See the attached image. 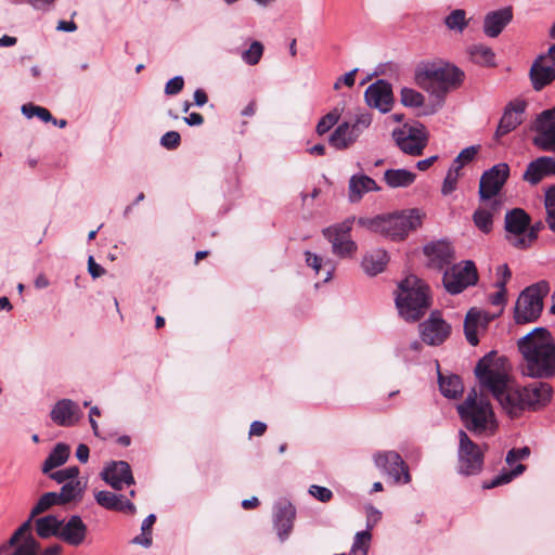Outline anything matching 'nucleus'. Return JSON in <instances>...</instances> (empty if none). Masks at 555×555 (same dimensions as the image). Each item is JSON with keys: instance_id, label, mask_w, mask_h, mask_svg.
I'll return each mask as SVG.
<instances>
[{"instance_id": "4be33fe9", "label": "nucleus", "mask_w": 555, "mask_h": 555, "mask_svg": "<svg viewBox=\"0 0 555 555\" xmlns=\"http://www.w3.org/2000/svg\"><path fill=\"white\" fill-rule=\"evenodd\" d=\"M521 393L527 409L539 410L551 401L553 389L547 383L534 382L521 388Z\"/></svg>"}, {"instance_id": "c03bdc74", "label": "nucleus", "mask_w": 555, "mask_h": 555, "mask_svg": "<svg viewBox=\"0 0 555 555\" xmlns=\"http://www.w3.org/2000/svg\"><path fill=\"white\" fill-rule=\"evenodd\" d=\"M444 24L449 29L462 33L467 26L465 11L461 9L452 11L446 17Z\"/></svg>"}, {"instance_id": "f704fd0d", "label": "nucleus", "mask_w": 555, "mask_h": 555, "mask_svg": "<svg viewBox=\"0 0 555 555\" xmlns=\"http://www.w3.org/2000/svg\"><path fill=\"white\" fill-rule=\"evenodd\" d=\"M438 384L441 393L449 399L457 398L464 390L463 383L457 375L444 376L439 372Z\"/></svg>"}, {"instance_id": "58836bf2", "label": "nucleus", "mask_w": 555, "mask_h": 555, "mask_svg": "<svg viewBox=\"0 0 555 555\" xmlns=\"http://www.w3.org/2000/svg\"><path fill=\"white\" fill-rule=\"evenodd\" d=\"M473 221L482 233L487 234L492 231L493 217L488 207L479 206L473 214Z\"/></svg>"}, {"instance_id": "864d4df0", "label": "nucleus", "mask_w": 555, "mask_h": 555, "mask_svg": "<svg viewBox=\"0 0 555 555\" xmlns=\"http://www.w3.org/2000/svg\"><path fill=\"white\" fill-rule=\"evenodd\" d=\"M10 1L14 4L27 3L34 10L42 11V12L49 11L54 5V2H55V0H10Z\"/></svg>"}, {"instance_id": "052dcab7", "label": "nucleus", "mask_w": 555, "mask_h": 555, "mask_svg": "<svg viewBox=\"0 0 555 555\" xmlns=\"http://www.w3.org/2000/svg\"><path fill=\"white\" fill-rule=\"evenodd\" d=\"M478 151V145L468 146L460 152V154L457 155V160H461L464 164H468L475 158Z\"/></svg>"}, {"instance_id": "ea45409f", "label": "nucleus", "mask_w": 555, "mask_h": 555, "mask_svg": "<svg viewBox=\"0 0 555 555\" xmlns=\"http://www.w3.org/2000/svg\"><path fill=\"white\" fill-rule=\"evenodd\" d=\"M470 55L473 60L480 64L486 66H492L494 65V59L495 54L493 50L487 46L483 44H476L470 48Z\"/></svg>"}, {"instance_id": "c9c22d12", "label": "nucleus", "mask_w": 555, "mask_h": 555, "mask_svg": "<svg viewBox=\"0 0 555 555\" xmlns=\"http://www.w3.org/2000/svg\"><path fill=\"white\" fill-rule=\"evenodd\" d=\"M305 256L307 266L312 268L317 274L324 271L323 282H328L332 279L335 271V263L332 260H324L319 255L309 250L305 251Z\"/></svg>"}, {"instance_id": "bb28decb", "label": "nucleus", "mask_w": 555, "mask_h": 555, "mask_svg": "<svg viewBox=\"0 0 555 555\" xmlns=\"http://www.w3.org/2000/svg\"><path fill=\"white\" fill-rule=\"evenodd\" d=\"M79 405L70 399H62L51 410V420L59 426H72L80 418Z\"/></svg>"}, {"instance_id": "aec40b11", "label": "nucleus", "mask_w": 555, "mask_h": 555, "mask_svg": "<svg viewBox=\"0 0 555 555\" xmlns=\"http://www.w3.org/2000/svg\"><path fill=\"white\" fill-rule=\"evenodd\" d=\"M530 79L535 91L542 90L555 79V56H540L530 68Z\"/></svg>"}, {"instance_id": "20e7f679", "label": "nucleus", "mask_w": 555, "mask_h": 555, "mask_svg": "<svg viewBox=\"0 0 555 555\" xmlns=\"http://www.w3.org/2000/svg\"><path fill=\"white\" fill-rule=\"evenodd\" d=\"M358 223L372 232L396 241L403 240L410 231L420 227L422 216L418 209H410L392 215L359 218Z\"/></svg>"}, {"instance_id": "1a4fd4ad", "label": "nucleus", "mask_w": 555, "mask_h": 555, "mask_svg": "<svg viewBox=\"0 0 555 555\" xmlns=\"http://www.w3.org/2000/svg\"><path fill=\"white\" fill-rule=\"evenodd\" d=\"M353 220L347 218L322 230L323 236L331 243L332 253L339 258H351L358 250L357 243L350 237Z\"/></svg>"}, {"instance_id": "79ce46f5", "label": "nucleus", "mask_w": 555, "mask_h": 555, "mask_svg": "<svg viewBox=\"0 0 555 555\" xmlns=\"http://www.w3.org/2000/svg\"><path fill=\"white\" fill-rule=\"evenodd\" d=\"M343 107L336 106L330 113L324 115L317 125V132L322 135L326 133L340 118Z\"/></svg>"}, {"instance_id": "dca6fc26", "label": "nucleus", "mask_w": 555, "mask_h": 555, "mask_svg": "<svg viewBox=\"0 0 555 555\" xmlns=\"http://www.w3.org/2000/svg\"><path fill=\"white\" fill-rule=\"evenodd\" d=\"M393 138L399 149L409 155L418 156L427 145V134L423 126L411 127L408 130L393 131Z\"/></svg>"}, {"instance_id": "b1692460", "label": "nucleus", "mask_w": 555, "mask_h": 555, "mask_svg": "<svg viewBox=\"0 0 555 555\" xmlns=\"http://www.w3.org/2000/svg\"><path fill=\"white\" fill-rule=\"evenodd\" d=\"M551 176H555V158L541 156L528 164L522 179L531 185H537Z\"/></svg>"}, {"instance_id": "2f4dec72", "label": "nucleus", "mask_w": 555, "mask_h": 555, "mask_svg": "<svg viewBox=\"0 0 555 555\" xmlns=\"http://www.w3.org/2000/svg\"><path fill=\"white\" fill-rule=\"evenodd\" d=\"M387 262V251L384 249H375L363 257L362 268L369 275H376L385 269Z\"/></svg>"}, {"instance_id": "c85d7f7f", "label": "nucleus", "mask_w": 555, "mask_h": 555, "mask_svg": "<svg viewBox=\"0 0 555 555\" xmlns=\"http://www.w3.org/2000/svg\"><path fill=\"white\" fill-rule=\"evenodd\" d=\"M379 190L380 188L371 177L366 175H353L349 179L348 197L350 203H358L364 194Z\"/></svg>"}, {"instance_id": "f03ea898", "label": "nucleus", "mask_w": 555, "mask_h": 555, "mask_svg": "<svg viewBox=\"0 0 555 555\" xmlns=\"http://www.w3.org/2000/svg\"><path fill=\"white\" fill-rule=\"evenodd\" d=\"M524 357L522 373L531 378H550L555 375V343L548 331L537 327L518 340Z\"/></svg>"}, {"instance_id": "338daca9", "label": "nucleus", "mask_w": 555, "mask_h": 555, "mask_svg": "<svg viewBox=\"0 0 555 555\" xmlns=\"http://www.w3.org/2000/svg\"><path fill=\"white\" fill-rule=\"evenodd\" d=\"M267 430V425L262 422L255 421L250 425L249 435L250 436H262Z\"/></svg>"}, {"instance_id": "9d476101", "label": "nucleus", "mask_w": 555, "mask_h": 555, "mask_svg": "<svg viewBox=\"0 0 555 555\" xmlns=\"http://www.w3.org/2000/svg\"><path fill=\"white\" fill-rule=\"evenodd\" d=\"M457 472L461 475H477L482 470L483 451L464 430L459 433Z\"/></svg>"}, {"instance_id": "0eeeda50", "label": "nucleus", "mask_w": 555, "mask_h": 555, "mask_svg": "<svg viewBox=\"0 0 555 555\" xmlns=\"http://www.w3.org/2000/svg\"><path fill=\"white\" fill-rule=\"evenodd\" d=\"M530 216L521 208H513L505 214L504 229L506 242L516 249H527L535 242V230H529Z\"/></svg>"}, {"instance_id": "cd10ccee", "label": "nucleus", "mask_w": 555, "mask_h": 555, "mask_svg": "<svg viewBox=\"0 0 555 555\" xmlns=\"http://www.w3.org/2000/svg\"><path fill=\"white\" fill-rule=\"evenodd\" d=\"M86 534L87 526L79 516L73 515L65 524L62 520L59 537L66 543L78 546L86 539Z\"/></svg>"}, {"instance_id": "f8f14e48", "label": "nucleus", "mask_w": 555, "mask_h": 555, "mask_svg": "<svg viewBox=\"0 0 555 555\" xmlns=\"http://www.w3.org/2000/svg\"><path fill=\"white\" fill-rule=\"evenodd\" d=\"M374 463L377 468L388 475L395 483H410L411 475L409 467L396 451H382L374 455Z\"/></svg>"}, {"instance_id": "7c9ffc66", "label": "nucleus", "mask_w": 555, "mask_h": 555, "mask_svg": "<svg viewBox=\"0 0 555 555\" xmlns=\"http://www.w3.org/2000/svg\"><path fill=\"white\" fill-rule=\"evenodd\" d=\"M488 324V319L480 311L470 309L464 320V333L467 341L472 346H476L479 343L478 328H485Z\"/></svg>"}, {"instance_id": "a211bd4d", "label": "nucleus", "mask_w": 555, "mask_h": 555, "mask_svg": "<svg viewBox=\"0 0 555 555\" xmlns=\"http://www.w3.org/2000/svg\"><path fill=\"white\" fill-rule=\"evenodd\" d=\"M364 96L369 106L377 108L382 113H388L392 107V88L386 80L380 79L370 85Z\"/></svg>"}, {"instance_id": "09e8293b", "label": "nucleus", "mask_w": 555, "mask_h": 555, "mask_svg": "<svg viewBox=\"0 0 555 555\" xmlns=\"http://www.w3.org/2000/svg\"><path fill=\"white\" fill-rule=\"evenodd\" d=\"M545 207L547 227L555 233V186L550 188L545 194Z\"/></svg>"}, {"instance_id": "6ab92c4d", "label": "nucleus", "mask_w": 555, "mask_h": 555, "mask_svg": "<svg viewBox=\"0 0 555 555\" xmlns=\"http://www.w3.org/2000/svg\"><path fill=\"white\" fill-rule=\"evenodd\" d=\"M101 478L115 490H121L124 485L131 486L134 478L130 465L125 461H113L101 473Z\"/></svg>"}, {"instance_id": "6e6552de", "label": "nucleus", "mask_w": 555, "mask_h": 555, "mask_svg": "<svg viewBox=\"0 0 555 555\" xmlns=\"http://www.w3.org/2000/svg\"><path fill=\"white\" fill-rule=\"evenodd\" d=\"M546 284H535L527 287L518 297L515 306V321L525 324L535 321L543 308V295L546 293Z\"/></svg>"}, {"instance_id": "774afa93", "label": "nucleus", "mask_w": 555, "mask_h": 555, "mask_svg": "<svg viewBox=\"0 0 555 555\" xmlns=\"http://www.w3.org/2000/svg\"><path fill=\"white\" fill-rule=\"evenodd\" d=\"M89 447L87 444L80 443L76 449V457L81 463H87L89 460Z\"/></svg>"}, {"instance_id": "de8ad7c7", "label": "nucleus", "mask_w": 555, "mask_h": 555, "mask_svg": "<svg viewBox=\"0 0 555 555\" xmlns=\"http://www.w3.org/2000/svg\"><path fill=\"white\" fill-rule=\"evenodd\" d=\"M263 54V46L260 41H253L247 50L242 53V60L248 65L259 63Z\"/></svg>"}, {"instance_id": "13d9d810", "label": "nucleus", "mask_w": 555, "mask_h": 555, "mask_svg": "<svg viewBox=\"0 0 555 555\" xmlns=\"http://www.w3.org/2000/svg\"><path fill=\"white\" fill-rule=\"evenodd\" d=\"M498 281L495 282V287L498 289L506 288V284L511 279L512 272L506 263L501 264L496 269Z\"/></svg>"}, {"instance_id": "2eb2a0df", "label": "nucleus", "mask_w": 555, "mask_h": 555, "mask_svg": "<svg viewBox=\"0 0 555 555\" xmlns=\"http://www.w3.org/2000/svg\"><path fill=\"white\" fill-rule=\"evenodd\" d=\"M530 455L529 447L513 448L506 454V463L511 467L509 470H502L495 476L489 483L485 485V488L491 489L498 486H502L512 481L515 477L520 476L525 470L524 464H516L518 461L525 460Z\"/></svg>"}, {"instance_id": "bf43d9fd", "label": "nucleus", "mask_w": 555, "mask_h": 555, "mask_svg": "<svg viewBox=\"0 0 555 555\" xmlns=\"http://www.w3.org/2000/svg\"><path fill=\"white\" fill-rule=\"evenodd\" d=\"M184 86V80L182 76H176L168 80V82L165 86V93L167 95H175L178 94Z\"/></svg>"}, {"instance_id": "412c9836", "label": "nucleus", "mask_w": 555, "mask_h": 555, "mask_svg": "<svg viewBox=\"0 0 555 555\" xmlns=\"http://www.w3.org/2000/svg\"><path fill=\"white\" fill-rule=\"evenodd\" d=\"M525 109L526 102L524 101L511 102L505 107L494 134L495 140H499L500 138L512 132L522 122L521 115L524 114Z\"/></svg>"}, {"instance_id": "37998d69", "label": "nucleus", "mask_w": 555, "mask_h": 555, "mask_svg": "<svg viewBox=\"0 0 555 555\" xmlns=\"http://www.w3.org/2000/svg\"><path fill=\"white\" fill-rule=\"evenodd\" d=\"M61 504L56 492H47L40 496L36 505L31 508V517L48 511L53 505Z\"/></svg>"}, {"instance_id": "a18cd8bd", "label": "nucleus", "mask_w": 555, "mask_h": 555, "mask_svg": "<svg viewBox=\"0 0 555 555\" xmlns=\"http://www.w3.org/2000/svg\"><path fill=\"white\" fill-rule=\"evenodd\" d=\"M401 103L406 107H420L424 104V95L411 88L401 89Z\"/></svg>"}, {"instance_id": "5fc2aeb1", "label": "nucleus", "mask_w": 555, "mask_h": 555, "mask_svg": "<svg viewBox=\"0 0 555 555\" xmlns=\"http://www.w3.org/2000/svg\"><path fill=\"white\" fill-rule=\"evenodd\" d=\"M181 143V137L177 131H168L160 138V144L167 150H175Z\"/></svg>"}, {"instance_id": "ddd939ff", "label": "nucleus", "mask_w": 555, "mask_h": 555, "mask_svg": "<svg viewBox=\"0 0 555 555\" xmlns=\"http://www.w3.org/2000/svg\"><path fill=\"white\" fill-rule=\"evenodd\" d=\"M533 129V144L542 151L555 152V106L538 115Z\"/></svg>"}, {"instance_id": "6e6d98bb", "label": "nucleus", "mask_w": 555, "mask_h": 555, "mask_svg": "<svg viewBox=\"0 0 555 555\" xmlns=\"http://www.w3.org/2000/svg\"><path fill=\"white\" fill-rule=\"evenodd\" d=\"M309 493L322 503H326L333 498V492L328 488L318 485L310 486Z\"/></svg>"}, {"instance_id": "473e14b6", "label": "nucleus", "mask_w": 555, "mask_h": 555, "mask_svg": "<svg viewBox=\"0 0 555 555\" xmlns=\"http://www.w3.org/2000/svg\"><path fill=\"white\" fill-rule=\"evenodd\" d=\"M415 179L416 175L406 169H388L384 173V180L391 189L408 188Z\"/></svg>"}, {"instance_id": "4d7b16f0", "label": "nucleus", "mask_w": 555, "mask_h": 555, "mask_svg": "<svg viewBox=\"0 0 555 555\" xmlns=\"http://www.w3.org/2000/svg\"><path fill=\"white\" fill-rule=\"evenodd\" d=\"M459 178L460 173L447 172L441 188L442 195L447 196L456 190Z\"/></svg>"}, {"instance_id": "72a5a7b5", "label": "nucleus", "mask_w": 555, "mask_h": 555, "mask_svg": "<svg viewBox=\"0 0 555 555\" xmlns=\"http://www.w3.org/2000/svg\"><path fill=\"white\" fill-rule=\"evenodd\" d=\"M70 449L66 443H57L49 453L42 464V472L49 474L52 469L62 466L69 457Z\"/></svg>"}, {"instance_id": "423d86ee", "label": "nucleus", "mask_w": 555, "mask_h": 555, "mask_svg": "<svg viewBox=\"0 0 555 555\" xmlns=\"http://www.w3.org/2000/svg\"><path fill=\"white\" fill-rule=\"evenodd\" d=\"M463 78L464 73L459 67L442 61L423 64L415 74L422 88L441 93L457 88Z\"/></svg>"}, {"instance_id": "7ed1b4c3", "label": "nucleus", "mask_w": 555, "mask_h": 555, "mask_svg": "<svg viewBox=\"0 0 555 555\" xmlns=\"http://www.w3.org/2000/svg\"><path fill=\"white\" fill-rule=\"evenodd\" d=\"M456 409L469 431L476 435H488L496 429L498 424L490 401L475 388L467 393Z\"/></svg>"}, {"instance_id": "603ef678", "label": "nucleus", "mask_w": 555, "mask_h": 555, "mask_svg": "<svg viewBox=\"0 0 555 555\" xmlns=\"http://www.w3.org/2000/svg\"><path fill=\"white\" fill-rule=\"evenodd\" d=\"M34 517H31V514L29 515V518L24 521L12 534V537L9 539L10 544H17L21 539H25L27 535L30 534L31 524H33Z\"/></svg>"}, {"instance_id": "a19ab883", "label": "nucleus", "mask_w": 555, "mask_h": 555, "mask_svg": "<svg viewBox=\"0 0 555 555\" xmlns=\"http://www.w3.org/2000/svg\"><path fill=\"white\" fill-rule=\"evenodd\" d=\"M371 539L369 530L357 532L349 555H367Z\"/></svg>"}, {"instance_id": "4468645a", "label": "nucleus", "mask_w": 555, "mask_h": 555, "mask_svg": "<svg viewBox=\"0 0 555 555\" xmlns=\"http://www.w3.org/2000/svg\"><path fill=\"white\" fill-rule=\"evenodd\" d=\"M509 176V167L505 163L494 165L485 171L479 182V197L481 201L496 196Z\"/></svg>"}, {"instance_id": "a878e982", "label": "nucleus", "mask_w": 555, "mask_h": 555, "mask_svg": "<svg viewBox=\"0 0 555 555\" xmlns=\"http://www.w3.org/2000/svg\"><path fill=\"white\" fill-rule=\"evenodd\" d=\"M512 21V7L490 11L483 17V33L489 38H496Z\"/></svg>"}, {"instance_id": "69168bd1", "label": "nucleus", "mask_w": 555, "mask_h": 555, "mask_svg": "<svg viewBox=\"0 0 555 555\" xmlns=\"http://www.w3.org/2000/svg\"><path fill=\"white\" fill-rule=\"evenodd\" d=\"M380 518V512L377 511L376 508H374L373 506H371L369 509H367V529L366 530H371L373 528V526L379 520Z\"/></svg>"}, {"instance_id": "9b49d317", "label": "nucleus", "mask_w": 555, "mask_h": 555, "mask_svg": "<svg viewBox=\"0 0 555 555\" xmlns=\"http://www.w3.org/2000/svg\"><path fill=\"white\" fill-rule=\"evenodd\" d=\"M478 273L472 260L461 261L448 268L442 278L446 291L452 295L462 293L468 286L475 285Z\"/></svg>"}, {"instance_id": "8fccbe9b", "label": "nucleus", "mask_w": 555, "mask_h": 555, "mask_svg": "<svg viewBox=\"0 0 555 555\" xmlns=\"http://www.w3.org/2000/svg\"><path fill=\"white\" fill-rule=\"evenodd\" d=\"M79 468L77 466H69L56 472H50L49 477L57 483H66L72 480H77Z\"/></svg>"}, {"instance_id": "39448f33", "label": "nucleus", "mask_w": 555, "mask_h": 555, "mask_svg": "<svg viewBox=\"0 0 555 555\" xmlns=\"http://www.w3.org/2000/svg\"><path fill=\"white\" fill-rule=\"evenodd\" d=\"M396 306L405 321H417L430 306L427 285L415 275L406 276L398 285Z\"/></svg>"}, {"instance_id": "680f3d73", "label": "nucleus", "mask_w": 555, "mask_h": 555, "mask_svg": "<svg viewBox=\"0 0 555 555\" xmlns=\"http://www.w3.org/2000/svg\"><path fill=\"white\" fill-rule=\"evenodd\" d=\"M88 271L93 279L100 278L105 273L103 267L96 263L92 256L88 258Z\"/></svg>"}, {"instance_id": "393cba45", "label": "nucleus", "mask_w": 555, "mask_h": 555, "mask_svg": "<svg viewBox=\"0 0 555 555\" xmlns=\"http://www.w3.org/2000/svg\"><path fill=\"white\" fill-rule=\"evenodd\" d=\"M424 254L428 258V266L438 270L449 266L454 259V249L446 241L433 242L424 247Z\"/></svg>"}, {"instance_id": "e433bc0d", "label": "nucleus", "mask_w": 555, "mask_h": 555, "mask_svg": "<svg viewBox=\"0 0 555 555\" xmlns=\"http://www.w3.org/2000/svg\"><path fill=\"white\" fill-rule=\"evenodd\" d=\"M37 534L47 539L52 535H57L60 533L62 520L57 519L56 516L48 515L41 518H38L35 522Z\"/></svg>"}, {"instance_id": "49530a36", "label": "nucleus", "mask_w": 555, "mask_h": 555, "mask_svg": "<svg viewBox=\"0 0 555 555\" xmlns=\"http://www.w3.org/2000/svg\"><path fill=\"white\" fill-rule=\"evenodd\" d=\"M124 499L122 495H117L109 491H99L95 494V501L99 505L106 509L116 511L119 507V500Z\"/></svg>"}, {"instance_id": "0e129e2a", "label": "nucleus", "mask_w": 555, "mask_h": 555, "mask_svg": "<svg viewBox=\"0 0 555 555\" xmlns=\"http://www.w3.org/2000/svg\"><path fill=\"white\" fill-rule=\"evenodd\" d=\"M36 117L40 118L44 122H53L56 124V119L51 115V113L41 106L36 107Z\"/></svg>"}, {"instance_id": "f3484780", "label": "nucleus", "mask_w": 555, "mask_h": 555, "mask_svg": "<svg viewBox=\"0 0 555 555\" xmlns=\"http://www.w3.org/2000/svg\"><path fill=\"white\" fill-rule=\"evenodd\" d=\"M422 340L429 346L441 345L450 335L451 326L441 318L438 311L430 313L421 325Z\"/></svg>"}, {"instance_id": "f257e3e1", "label": "nucleus", "mask_w": 555, "mask_h": 555, "mask_svg": "<svg viewBox=\"0 0 555 555\" xmlns=\"http://www.w3.org/2000/svg\"><path fill=\"white\" fill-rule=\"evenodd\" d=\"M475 374L480 386L491 392L511 417H516L527 410L521 388L513 386L506 359L495 358L494 353L490 352L479 360Z\"/></svg>"}, {"instance_id": "c756f323", "label": "nucleus", "mask_w": 555, "mask_h": 555, "mask_svg": "<svg viewBox=\"0 0 555 555\" xmlns=\"http://www.w3.org/2000/svg\"><path fill=\"white\" fill-rule=\"evenodd\" d=\"M360 131L349 122L340 124L330 135L328 142L337 150H345L352 145L359 138Z\"/></svg>"}, {"instance_id": "5701e85b", "label": "nucleus", "mask_w": 555, "mask_h": 555, "mask_svg": "<svg viewBox=\"0 0 555 555\" xmlns=\"http://www.w3.org/2000/svg\"><path fill=\"white\" fill-rule=\"evenodd\" d=\"M296 515L295 507L287 501H280L274 506V528L281 542L291 534Z\"/></svg>"}, {"instance_id": "4c0bfd02", "label": "nucleus", "mask_w": 555, "mask_h": 555, "mask_svg": "<svg viewBox=\"0 0 555 555\" xmlns=\"http://www.w3.org/2000/svg\"><path fill=\"white\" fill-rule=\"evenodd\" d=\"M85 486L80 480H72L63 485L61 492L56 493L61 504L69 503L70 501L80 498L83 493Z\"/></svg>"}, {"instance_id": "e2e57ef3", "label": "nucleus", "mask_w": 555, "mask_h": 555, "mask_svg": "<svg viewBox=\"0 0 555 555\" xmlns=\"http://www.w3.org/2000/svg\"><path fill=\"white\" fill-rule=\"evenodd\" d=\"M483 204L480 207H488L491 211V216L493 217L494 214L499 212L502 208L503 202L500 198H496L495 196L490 197V199L482 201Z\"/></svg>"}, {"instance_id": "3c124183", "label": "nucleus", "mask_w": 555, "mask_h": 555, "mask_svg": "<svg viewBox=\"0 0 555 555\" xmlns=\"http://www.w3.org/2000/svg\"><path fill=\"white\" fill-rule=\"evenodd\" d=\"M14 548L17 555H37L38 543L33 535H27L24 541L17 543Z\"/></svg>"}]
</instances>
